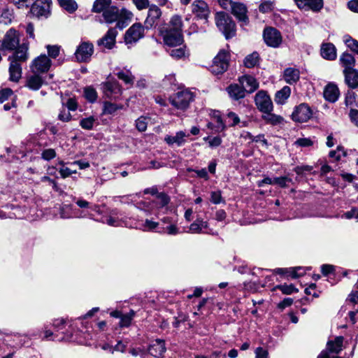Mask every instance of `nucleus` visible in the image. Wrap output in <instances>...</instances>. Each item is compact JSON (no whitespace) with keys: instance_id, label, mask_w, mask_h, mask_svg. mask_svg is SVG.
Instances as JSON below:
<instances>
[{"instance_id":"0e129e2a","label":"nucleus","mask_w":358,"mask_h":358,"mask_svg":"<svg viewBox=\"0 0 358 358\" xmlns=\"http://www.w3.org/2000/svg\"><path fill=\"white\" fill-rule=\"evenodd\" d=\"M210 201L215 204H219L224 201L222 197L221 192H212L210 194Z\"/></svg>"},{"instance_id":"bf43d9fd","label":"nucleus","mask_w":358,"mask_h":358,"mask_svg":"<svg viewBox=\"0 0 358 358\" xmlns=\"http://www.w3.org/2000/svg\"><path fill=\"white\" fill-rule=\"evenodd\" d=\"M291 181L292 179L286 176L274 178V184L278 185L281 187H286L287 186V183Z\"/></svg>"},{"instance_id":"37998d69","label":"nucleus","mask_w":358,"mask_h":358,"mask_svg":"<svg viewBox=\"0 0 358 358\" xmlns=\"http://www.w3.org/2000/svg\"><path fill=\"white\" fill-rule=\"evenodd\" d=\"M84 96L89 102L94 103L96 101L98 95L95 89L89 86L84 89Z\"/></svg>"},{"instance_id":"4be33fe9","label":"nucleus","mask_w":358,"mask_h":358,"mask_svg":"<svg viewBox=\"0 0 358 358\" xmlns=\"http://www.w3.org/2000/svg\"><path fill=\"white\" fill-rule=\"evenodd\" d=\"M238 80L245 92L252 93L259 87V83L252 76L244 75Z\"/></svg>"},{"instance_id":"2f4dec72","label":"nucleus","mask_w":358,"mask_h":358,"mask_svg":"<svg viewBox=\"0 0 358 358\" xmlns=\"http://www.w3.org/2000/svg\"><path fill=\"white\" fill-rule=\"evenodd\" d=\"M103 17L106 23L111 24L119 19V9L111 6L103 12Z\"/></svg>"},{"instance_id":"4d7b16f0","label":"nucleus","mask_w":358,"mask_h":358,"mask_svg":"<svg viewBox=\"0 0 358 358\" xmlns=\"http://www.w3.org/2000/svg\"><path fill=\"white\" fill-rule=\"evenodd\" d=\"M56 157V152L54 149L49 148L44 150L41 153V157L44 160L49 161Z\"/></svg>"},{"instance_id":"9d476101","label":"nucleus","mask_w":358,"mask_h":358,"mask_svg":"<svg viewBox=\"0 0 358 358\" xmlns=\"http://www.w3.org/2000/svg\"><path fill=\"white\" fill-rule=\"evenodd\" d=\"M263 37L266 45L272 48H278L282 41L280 32L273 27L265 29Z\"/></svg>"},{"instance_id":"3c124183","label":"nucleus","mask_w":358,"mask_h":358,"mask_svg":"<svg viewBox=\"0 0 358 358\" xmlns=\"http://www.w3.org/2000/svg\"><path fill=\"white\" fill-rule=\"evenodd\" d=\"M148 126V118L143 116L140 117L136 121V129L139 131H145Z\"/></svg>"},{"instance_id":"412c9836","label":"nucleus","mask_w":358,"mask_h":358,"mask_svg":"<svg viewBox=\"0 0 358 358\" xmlns=\"http://www.w3.org/2000/svg\"><path fill=\"white\" fill-rule=\"evenodd\" d=\"M148 350L149 354L155 357H162L166 350L165 341L159 338L153 341L149 345Z\"/></svg>"},{"instance_id":"4468645a","label":"nucleus","mask_w":358,"mask_h":358,"mask_svg":"<svg viewBox=\"0 0 358 358\" xmlns=\"http://www.w3.org/2000/svg\"><path fill=\"white\" fill-rule=\"evenodd\" d=\"M50 8V0H36L31 6V13L38 17H48Z\"/></svg>"},{"instance_id":"de8ad7c7","label":"nucleus","mask_w":358,"mask_h":358,"mask_svg":"<svg viewBox=\"0 0 358 358\" xmlns=\"http://www.w3.org/2000/svg\"><path fill=\"white\" fill-rule=\"evenodd\" d=\"M344 41L346 45L353 52L358 55V41L346 36L344 37Z\"/></svg>"},{"instance_id":"c9c22d12","label":"nucleus","mask_w":358,"mask_h":358,"mask_svg":"<svg viewBox=\"0 0 358 358\" xmlns=\"http://www.w3.org/2000/svg\"><path fill=\"white\" fill-rule=\"evenodd\" d=\"M343 338L338 336L334 341H330L327 343V348L331 352L338 353L341 350Z\"/></svg>"},{"instance_id":"a878e982","label":"nucleus","mask_w":358,"mask_h":358,"mask_svg":"<svg viewBox=\"0 0 358 358\" xmlns=\"http://www.w3.org/2000/svg\"><path fill=\"white\" fill-rule=\"evenodd\" d=\"M345 84L351 89L358 87V71L356 69H344Z\"/></svg>"},{"instance_id":"4c0bfd02","label":"nucleus","mask_w":358,"mask_h":358,"mask_svg":"<svg viewBox=\"0 0 358 358\" xmlns=\"http://www.w3.org/2000/svg\"><path fill=\"white\" fill-rule=\"evenodd\" d=\"M117 76L119 79L124 82L127 85H133L134 81V76L129 70H121L117 73Z\"/></svg>"},{"instance_id":"49530a36","label":"nucleus","mask_w":358,"mask_h":358,"mask_svg":"<svg viewBox=\"0 0 358 358\" xmlns=\"http://www.w3.org/2000/svg\"><path fill=\"white\" fill-rule=\"evenodd\" d=\"M122 108V106H117L115 103L106 101L103 104V112L105 114H113L118 109H121Z\"/></svg>"},{"instance_id":"c85d7f7f","label":"nucleus","mask_w":358,"mask_h":358,"mask_svg":"<svg viewBox=\"0 0 358 358\" xmlns=\"http://www.w3.org/2000/svg\"><path fill=\"white\" fill-rule=\"evenodd\" d=\"M9 61L10 80L14 82H17L22 76V67L20 63H18L17 61L14 59Z\"/></svg>"},{"instance_id":"393cba45","label":"nucleus","mask_w":358,"mask_h":358,"mask_svg":"<svg viewBox=\"0 0 358 358\" xmlns=\"http://www.w3.org/2000/svg\"><path fill=\"white\" fill-rule=\"evenodd\" d=\"M29 45L27 43H22L18 47L14 54L8 57L9 60H15L18 63L24 62L29 58Z\"/></svg>"},{"instance_id":"09e8293b","label":"nucleus","mask_w":358,"mask_h":358,"mask_svg":"<svg viewBox=\"0 0 358 358\" xmlns=\"http://www.w3.org/2000/svg\"><path fill=\"white\" fill-rule=\"evenodd\" d=\"M275 289H280L285 294H291L294 292H297L298 289L292 285H277Z\"/></svg>"},{"instance_id":"0eeeda50","label":"nucleus","mask_w":358,"mask_h":358,"mask_svg":"<svg viewBox=\"0 0 358 358\" xmlns=\"http://www.w3.org/2000/svg\"><path fill=\"white\" fill-rule=\"evenodd\" d=\"M19 43L18 32L14 29H10L1 41V49L2 50H13L18 46Z\"/></svg>"},{"instance_id":"aec40b11","label":"nucleus","mask_w":358,"mask_h":358,"mask_svg":"<svg viewBox=\"0 0 358 358\" xmlns=\"http://www.w3.org/2000/svg\"><path fill=\"white\" fill-rule=\"evenodd\" d=\"M161 10L155 5H152L148 10V16L144 22L146 29H151L155 26L161 17Z\"/></svg>"},{"instance_id":"39448f33","label":"nucleus","mask_w":358,"mask_h":358,"mask_svg":"<svg viewBox=\"0 0 358 358\" xmlns=\"http://www.w3.org/2000/svg\"><path fill=\"white\" fill-rule=\"evenodd\" d=\"M144 27L141 23H134L124 34L127 45H133L144 36Z\"/></svg>"},{"instance_id":"f257e3e1","label":"nucleus","mask_w":358,"mask_h":358,"mask_svg":"<svg viewBox=\"0 0 358 358\" xmlns=\"http://www.w3.org/2000/svg\"><path fill=\"white\" fill-rule=\"evenodd\" d=\"M215 23L220 31L226 38L233 37L236 34V25L231 17L226 13H217L215 15Z\"/></svg>"},{"instance_id":"b1692460","label":"nucleus","mask_w":358,"mask_h":358,"mask_svg":"<svg viewBox=\"0 0 358 358\" xmlns=\"http://www.w3.org/2000/svg\"><path fill=\"white\" fill-rule=\"evenodd\" d=\"M189 136V134H186L182 131L176 132V135H166L164 137V141L170 146L177 145L178 147L182 146L186 142V138Z\"/></svg>"},{"instance_id":"774afa93","label":"nucleus","mask_w":358,"mask_h":358,"mask_svg":"<svg viewBox=\"0 0 358 358\" xmlns=\"http://www.w3.org/2000/svg\"><path fill=\"white\" fill-rule=\"evenodd\" d=\"M159 225L158 222H153L150 220H146L145 223L143 224L141 229L143 231H149L155 229Z\"/></svg>"},{"instance_id":"20e7f679","label":"nucleus","mask_w":358,"mask_h":358,"mask_svg":"<svg viewBox=\"0 0 358 358\" xmlns=\"http://www.w3.org/2000/svg\"><path fill=\"white\" fill-rule=\"evenodd\" d=\"M51 60L45 55H41L35 58L30 64L31 73H36L43 76L51 66Z\"/></svg>"},{"instance_id":"7ed1b4c3","label":"nucleus","mask_w":358,"mask_h":358,"mask_svg":"<svg viewBox=\"0 0 358 358\" xmlns=\"http://www.w3.org/2000/svg\"><path fill=\"white\" fill-rule=\"evenodd\" d=\"M193 94L188 90L178 92L170 98L171 103L176 108L186 109L189 103L193 101Z\"/></svg>"},{"instance_id":"864d4df0","label":"nucleus","mask_w":358,"mask_h":358,"mask_svg":"<svg viewBox=\"0 0 358 358\" xmlns=\"http://www.w3.org/2000/svg\"><path fill=\"white\" fill-rule=\"evenodd\" d=\"M203 140L206 141H208L209 146L210 148H216L221 145L222 140L220 136H215L210 138L209 136H206L203 138Z\"/></svg>"},{"instance_id":"680f3d73","label":"nucleus","mask_w":358,"mask_h":358,"mask_svg":"<svg viewBox=\"0 0 358 358\" xmlns=\"http://www.w3.org/2000/svg\"><path fill=\"white\" fill-rule=\"evenodd\" d=\"M58 119L62 122H69L71 120V115L69 110L63 108L58 115Z\"/></svg>"},{"instance_id":"9b49d317","label":"nucleus","mask_w":358,"mask_h":358,"mask_svg":"<svg viewBox=\"0 0 358 358\" xmlns=\"http://www.w3.org/2000/svg\"><path fill=\"white\" fill-rule=\"evenodd\" d=\"M170 199L167 194L163 192L157 194L156 199L153 201H145L143 204V208L145 211L151 213L154 208L160 209L166 206L169 203Z\"/></svg>"},{"instance_id":"8fccbe9b","label":"nucleus","mask_w":358,"mask_h":358,"mask_svg":"<svg viewBox=\"0 0 358 358\" xmlns=\"http://www.w3.org/2000/svg\"><path fill=\"white\" fill-rule=\"evenodd\" d=\"M170 55L176 59H181L185 57V49L184 47H180L179 48H175L170 51Z\"/></svg>"},{"instance_id":"ea45409f","label":"nucleus","mask_w":358,"mask_h":358,"mask_svg":"<svg viewBox=\"0 0 358 358\" xmlns=\"http://www.w3.org/2000/svg\"><path fill=\"white\" fill-rule=\"evenodd\" d=\"M111 3V0H96L93 5L92 10L96 13L104 12L108 9Z\"/></svg>"},{"instance_id":"58836bf2","label":"nucleus","mask_w":358,"mask_h":358,"mask_svg":"<svg viewBox=\"0 0 358 358\" xmlns=\"http://www.w3.org/2000/svg\"><path fill=\"white\" fill-rule=\"evenodd\" d=\"M259 56L257 52L248 55L244 59V65L247 68H253L259 63Z\"/></svg>"},{"instance_id":"dca6fc26","label":"nucleus","mask_w":358,"mask_h":358,"mask_svg":"<svg viewBox=\"0 0 358 358\" xmlns=\"http://www.w3.org/2000/svg\"><path fill=\"white\" fill-rule=\"evenodd\" d=\"M45 83V77L36 73H31L26 76L24 86L31 90L36 91L39 90Z\"/></svg>"},{"instance_id":"603ef678","label":"nucleus","mask_w":358,"mask_h":358,"mask_svg":"<svg viewBox=\"0 0 358 358\" xmlns=\"http://www.w3.org/2000/svg\"><path fill=\"white\" fill-rule=\"evenodd\" d=\"M163 232L169 235H177L180 233L179 228L175 224H170L163 228Z\"/></svg>"},{"instance_id":"e2e57ef3","label":"nucleus","mask_w":358,"mask_h":358,"mask_svg":"<svg viewBox=\"0 0 358 358\" xmlns=\"http://www.w3.org/2000/svg\"><path fill=\"white\" fill-rule=\"evenodd\" d=\"M343 218L352 219L355 218L358 222V210L356 208H352L350 210L345 212L342 215Z\"/></svg>"},{"instance_id":"473e14b6","label":"nucleus","mask_w":358,"mask_h":358,"mask_svg":"<svg viewBox=\"0 0 358 358\" xmlns=\"http://www.w3.org/2000/svg\"><path fill=\"white\" fill-rule=\"evenodd\" d=\"M272 111L265 112L262 114V119L268 124L272 125H278L283 122L284 118L278 115L271 113Z\"/></svg>"},{"instance_id":"338daca9","label":"nucleus","mask_w":358,"mask_h":358,"mask_svg":"<svg viewBox=\"0 0 358 358\" xmlns=\"http://www.w3.org/2000/svg\"><path fill=\"white\" fill-rule=\"evenodd\" d=\"M259 11L262 13H268L273 9V3L270 1L262 2L259 7Z\"/></svg>"},{"instance_id":"a18cd8bd","label":"nucleus","mask_w":358,"mask_h":358,"mask_svg":"<svg viewBox=\"0 0 358 358\" xmlns=\"http://www.w3.org/2000/svg\"><path fill=\"white\" fill-rule=\"evenodd\" d=\"M135 312L130 310L127 314L123 315L120 317V326L121 327H127L130 325L133 317H134Z\"/></svg>"},{"instance_id":"f704fd0d","label":"nucleus","mask_w":358,"mask_h":358,"mask_svg":"<svg viewBox=\"0 0 358 358\" xmlns=\"http://www.w3.org/2000/svg\"><path fill=\"white\" fill-rule=\"evenodd\" d=\"M340 62L341 65L344 66V69H354L355 59L351 54L348 52L343 53L340 57Z\"/></svg>"},{"instance_id":"f03ea898","label":"nucleus","mask_w":358,"mask_h":358,"mask_svg":"<svg viewBox=\"0 0 358 358\" xmlns=\"http://www.w3.org/2000/svg\"><path fill=\"white\" fill-rule=\"evenodd\" d=\"M229 57L225 50H221L215 57L210 66V71L215 75L222 74L229 66Z\"/></svg>"},{"instance_id":"f3484780","label":"nucleus","mask_w":358,"mask_h":358,"mask_svg":"<svg viewBox=\"0 0 358 358\" xmlns=\"http://www.w3.org/2000/svg\"><path fill=\"white\" fill-rule=\"evenodd\" d=\"M117 35V29L110 28L101 38L97 41V45L107 49H112L115 45Z\"/></svg>"},{"instance_id":"6e6552de","label":"nucleus","mask_w":358,"mask_h":358,"mask_svg":"<svg viewBox=\"0 0 358 358\" xmlns=\"http://www.w3.org/2000/svg\"><path fill=\"white\" fill-rule=\"evenodd\" d=\"M255 102L257 108L262 113L272 111L273 108L272 101L266 92L259 91L255 96Z\"/></svg>"},{"instance_id":"5fc2aeb1","label":"nucleus","mask_w":358,"mask_h":358,"mask_svg":"<svg viewBox=\"0 0 358 358\" xmlns=\"http://www.w3.org/2000/svg\"><path fill=\"white\" fill-rule=\"evenodd\" d=\"M129 352L134 357L139 356L141 358H146L148 355L146 351L141 348H131Z\"/></svg>"},{"instance_id":"c03bdc74","label":"nucleus","mask_w":358,"mask_h":358,"mask_svg":"<svg viewBox=\"0 0 358 358\" xmlns=\"http://www.w3.org/2000/svg\"><path fill=\"white\" fill-rule=\"evenodd\" d=\"M96 122V118L94 116H90L83 118L80 120V126L86 130H91Z\"/></svg>"},{"instance_id":"5701e85b","label":"nucleus","mask_w":358,"mask_h":358,"mask_svg":"<svg viewBox=\"0 0 358 358\" xmlns=\"http://www.w3.org/2000/svg\"><path fill=\"white\" fill-rule=\"evenodd\" d=\"M297 6L301 9L320 11L323 7L322 0H294Z\"/></svg>"},{"instance_id":"72a5a7b5","label":"nucleus","mask_w":358,"mask_h":358,"mask_svg":"<svg viewBox=\"0 0 358 358\" xmlns=\"http://www.w3.org/2000/svg\"><path fill=\"white\" fill-rule=\"evenodd\" d=\"M290 94V87L288 86H285L275 93V101L278 104H284L286 100L289 97Z\"/></svg>"},{"instance_id":"a211bd4d","label":"nucleus","mask_w":358,"mask_h":358,"mask_svg":"<svg viewBox=\"0 0 358 358\" xmlns=\"http://www.w3.org/2000/svg\"><path fill=\"white\" fill-rule=\"evenodd\" d=\"M231 10L232 14L242 23V25L248 24L247 8L244 4L233 2Z\"/></svg>"},{"instance_id":"e433bc0d","label":"nucleus","mask_w":358,"mask_h":358,"mask_svg":"<svg viewBox=\"0 0 358 358\" xmlns=\"http://www.w3.org/2000/svg\"><path fill=\"white\" fill-rule=\"evenodd\" d=\"M169 27L167 29L182 32V20L179 15H174L170 20Z\"/></svg>"},{"instance_id":"ddd939ff","label":"nucleus","mask_w":358,"mask_h":358,"mask_svg":"<svg viewBox=\"0 0 358 358\" xmlns=\"http://www.w3.org/2000/svg\"><path fill=\"white\" fill-rule=\"evenodd\" d=\"M102 90L104 95L109 99H117L122 94V88L116 80H108L102 83Z\"/></svg>"},{"instance_id":"bb28decb","label":"nucleus","mask_w":358,"mask_h":358,"mask_svg":"<svg viewBox=\"0 0 358 358\" xmlns=\"http://www.w3.org/2000/svg\"><path fill=\"white\" fill-rule=\"evenodd\" d=\"M324 99L331 103L336 101L339 97L340 92L336 85L329 83L324 90Z\"/></svg>"},{"instance_id":"13d9d810","label":"nucleus","mask_w":358,"mask_h":358,"mask_svg":"<svg viewBox=\"0 0 358 358\" xmlns=\"http://www.w3.org/2000/svg\"><path fill=\"white\" fill-rule=\"evenodd\" d=\"M48 55L52 58H56L60 52V47L58 45H47Z\"/></svg>"},{"instance_id":"1a4fd4ad","label":"nucleus","mask_w":358,"mask_h":358,"mask_svg":"<svg viewBox=\"0 0 358 358\" xmlns=\"http://www.w3.org/2000/svg\"><path fill=\"white\" fill-rule=\"evenodd\" d=\"M164 42L169 46H177L183 42L181 31L165 29L161 31Z\"/></svg>"},{"instance_id":"69168bd1","label":"nucleus","mask_w":358,"mask_h":358,"mask_svg":"<svg viewBox=\"0 0 358 358\" xmlns=\"http://www.w3.org/2000/svg\"><path fill=\"white\" fill-rule=\"evenodd\" d=\"M133 17V14L131 11L123 8L119 10V18L124 20H131Z\"/></svg>"},{"instance_id":"7c9ffc66","label":"nucleus","mask_w":358,"mask_h":358,"mask_svg":"<svg viewBox=\"0 0 358 358\" xmlns=\"http://www.w3.org/2000/svg\"><path fill=\"white\" fill-rule=\"evenodd\" d=\"M321 55L323 58L334 60L336 58V50L332 43H324L321 48Z\"/></svg>"},{"instance_id":"cd10ccee","label":"nucleus","mask_w":358,"mask_h":358,"mask_svg":"<svg viewBox=\"0 0 358 358\" xmlns=\"http://www.w3.org/2000/svg\"><path fill=\"white\" fill-rule=\"evenodd\" d=\"M300 78V72L299 69L289 67L285 69L283 73V78L285 82L289 85L296 83Z\"/></svg>"},{"instance_id":"423d86ee","label":"nucleus","mask_w":358,"mask_h":358,"mask_svg":"<svg viewBox=\"0 0 358 358\" xmlns=\"http://www.w3.org/2000/svg\"><path fill=\"white\" fill-rule=\"evenodd\" d=\"M93 52V44L87 41H83L77 47L75 57L79 62H87L90 60Z\"/></svg>"},{"instance_id":"f8f14e48","label":"nucleus","mask_w":358,"mask_h":358,"mask_svg":"<svg viewBox=\"0 0 358 358\" xmlns=\"http://www.w3.org/2000/svg\"><path fill=\"white\" fill-rule=\"evenodd\" d=\"M313 115V111L306 103H301L296 106L292 114V120L295 122H307Z\"/></svg>"},{"instance_id":"052dcab7","label":"nucleus","mask_w":358,"mask_h":358,"mask_svg":"<svg viewBox=\"0 0 358 358\" xmlns=\"http://www.w3.org/2000/svg\"><path fill=\"white\" fill-rule=\"evenodd\" d=\"M294 144L299 147H310L313 145V143L308 138H301L297 139Z\"/></svg>"},{"instance_id":"79ce46f5","label":"nucleus","mask_w":358,"mask_h":358,"mask_svg":"<svg viewBox=\"0 0 358 358\" xmlns=\"http://www.w3.org/2000/svg\"><path fill=\"white\" fill-rule=\"evenodd\" d=\"M302 268L301 267H295V268H276L275 270L276 273L280 274V275H287L288 276H291L293 278H296L299 277L301 273L297 274L296 270H301Z\"/></svg>"},{"instance_id":"6ab92c4d","label":"nucleus","mask_w":358,"mask_h":358,"mask_svg":"<svg viewBox=\"0 0 358 358\" xmlns=\"http://www.w3.org/2000/svg\"><path fill=\"white\" fill-rule=\"evenodd\" d=\"M186 232L189 234H211V230L208 229V223L206 221L201 217H197L189 225Z\"/></svg>"},{"instance_id":"6e6d98bb","label":"nucleus","mask_w":358,"mask_h":358,"mask_svg":"<svg viewBox=\"0 0 358 358\" xmlns=\"http://www.w3.org/2000/svg\"><path fill=\"white\" fill-rule=\"evenodd\" d=\"M227 118L231 127H234L240 122L238 116L234 112H229L227 115Z\"/></svg>"},{"instance_id":"a19ab883","label":"nucleus","mask_w":358,"mask_h":358,"mask_svg":"<svg viewBox=\"0 0 358 358\" xmlns=\"http://www.w3.org/2000/svg\"><path fill=\"white\" fill-rule=\"evenodd\" d=\"M60 6L67 12L72 13L78 8V5L74 0H58Z\"/></svg>"},{"instance_id":"c756f323","label":"nucleus","mask_w":358,"mask_h":358,"mask_svg":"<svg viewBox=\"0 0 358 358\" xmlns=\"http://www.w3.org/2000/svg\"><path fill=\"white\" fill-rule=\"evenodd\" d=\"M227 92L229 96L234 100L243 99L245 96V90L242 86H240L238 84H231L228 86L227 87Z\"/></svg>"},{"instance_id":"2eb2a0df","label":"nucleus","mask_w":358,"mask_h":358,"mask_svg":"<svg viewBox=\"0 0 358 358\" xmlns=\"http://www.w3.org/2000/svg\"><path fill=\"white\" fill-rule=\"evenodd\" d=\"M192 12L196 18L207 20L210 14L208 4L201 0H195L192 4Z\"/></svg>"}]
</instances>
